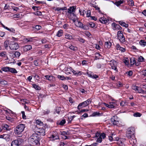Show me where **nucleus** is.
Returning <instances> with one entry per match:
<instances>
[{"label":"nucleus","instance_id":"34","mask_svg":"<svg viewBox=\"0 0 146 146\" xmlns=\"http://www.w3.org/2000/svg\"><path fill=\"white\" fill-rule=\"evenodd\" d=\"M77 39L80 42L82 43H84L85 41V40L84 39L80 37H78L77 38Z\"/></svg>","mask_w":146,"mask_h":146},{"label":"nucleus","instance_id":"25","mask_svg":"<svg viewBox=\"0 0 146 146\" xmlns=\"http://www.w3.org/2000/svg\"><path fill=\"white\" fill-rule=\"evenodd\" d=\"M137 92L139 93L146 94V91H145L144 90L139 88L137 90Z\"/></svg>","mask_w":146,"mask_h":146},{"label":"nucleus","instance_id":"54","mask_svg":"<svg viewBox=\"0 0 146 146\" xmlns=\"http://www.w3.org/2000/svg\"><path fill=\"white\" fill-rule=\"evenodd\" d=\"M116 86L118 87H121L122 86V85L121 82H119L116 84Z\"/></svg>","mask_w":146,"mask_h":146},{"label":"nucleus","instance_id":"2","mask_svg":"<svg viewBox=\"0 0 146 146\" xmlns=\"http://www.w3.org/2000/svg\"><path fill=\"white\" fill-rule=\"evenodd\" d=\"M135 129L133 127L129 128L127 132L126 136L129 139L135 138Z\"/></svg>","mask_w":146,"mask_h":146},{"label":"nucleus","instance_id":"29","mask_svg":"<svg viewBox=\"0 0 146 146\" xmlns=\"http://www.w3.org/2000/svg\"><path fill=\"white\" fill-rule=\"evenodd\" d=\"M114 26L115 28L121 30L122 29V27L119 25L117 24L114 23Z\"/></svg>","mask_w":146,"mask_h":146},{"label":"nucleus","instance_id":"49","mask_svg":"<svg viewBox=\"0 0 146 146\" xmlns=\"http://www.w3.org/2000/svg\"><path fill=\"white\" fill-rule=\"evenodd\" d=\"M6 119L7 120L11 122H12L13 121V119L9 116H6Z\"/></svg>","mask_w":146,"mask_h":146},{"label":"nucleus","instance_id":"11","mask_svg":"<svg viewBox=\"0 0 146 146\" xmlns=\"http://www.w3.org/2000/svg\"><path fill=\"white\" fill-rule=\"evenodd\" d=\"M20 143H19L17 140L13 141L11 144V146H19Z\"/></svg>","mask_w":146,"mask_h":146},{"label":"nucleus","instance_id":"64","mask_svg":"<svg viewBox=\"0 0 146 146\" xmlns=\"http://www.w3.org/2000/svg\"><path fill=\"white\" fill-rule=\"evenodd\" d=\"M63 87L65 90H67L68 89V86L66 85H63Z\"/></svg>","mask_w":146,"mask_h":146},{"label":"nucleus","instance_id":"5","mask_svg":"<svg viewBox=\"0 0 146 146\" xmlns=\"http://www.w3.org/2000/svg\"><path fill=\"white\" fill-rule=\"evenodd\" d=\"M91 103V100L90 99H88L87 100L84 102L82 103H80L78 106V109H80L82 108L87 106Z\"/></svg>","mask_w":146,"mask_h":146},{"label":"nucleus","instance_id":"22","mask_svg":"<svg viewBox=\"0 0 146 146\" xmlns=\"http://www.w3.org/2000/svg\"><path fill=\"white\" fill-rule=\"evenodd\" d=\"M66 122V121L65 119H62L60 121H58L57 122L58 124L63 125Z\"/></svg>","mask_w":146,"mask_h":146},{"label":"nucleus","instance_id":"44","mask_svg":"<svg viewBox=\"0 0 146 146\" xmlns=\"http://www.w3.org/2000/svg\"><path fill=\"white\" fill-rule=\"evenodd\" d=\"M144 58L142 56H140V57L138 59V61L140 62H142L143 61Z\"/></svg>","mask_w":146,"mask_h":146},{"label":"nucleus","instance_id":"3","mask_svg":"<svg viewBox=\"0 0 146 146\" xmlns=\"http://www.w3.org/2000/svg\"><path fill=\"white\" fill-rule=\"evenodd\" d=\"M25 128V125L23 124H20L18 125L16 127L15 129V133L18 134H20L23 132Z\"/></svg>","mask_w":146,"mask_h":146},{"label":"nucleus","instance_id":"19","mask_svg":"<svg viewBox=\"0 0 146 146\" xmlns=\"http://www.w3.org/2000/svg\"><path fill=\"white\" fill-rule=\"evenodd\" d=\"M112 2L118 7L119 6L120 4L123 3V1L121 0L116 1L115 3H114L113 1H112Z\"/></svg>","mask_w":146,"mask_h":146},{"label":"nucleus","instance_id":"39","mask_svg":"<svg viewBox=\"0 0 146 146\" xmlns=\"http://www.w3.org/2000/svg\"><path fill=\"white\" fill-rule=\"evenodd\" d=\"M0 84L2 85H5L7 84V82L5 80H2L0 82Z\"/></svg>","mask_w":146,"mask_h":146},{"label":"nucleus","instance_id":"36","mask_svg":"<svg viewBox=\"0 0 146 146\" xmlns=\"http://www.w3.org/2000/svg\"><path fill=\"white\" fill-rule=\"evenodd\" d=\"M21 54L20 53L17 51H15L14 53V55L16 57H19L20 56Z\"/></svg>","mask_w":146,"mask_h":146},{"label":"nucleus","instance_id":"32","mask_svg":"<svg viewBox=\"0 0 146 146\" xmlns=\"http://www.w3.org/2000/svg\"><path fill=\"white\" fill-rule=\"evenodd\" d=\"M95 59L96 60L99 59V57L101 56V54L98 53H96L95 54Z\"/></svg>","mask_w":146,"mask_h":146},{"label":"nucleus","instance_id":"55","mask_svg":"<svg viewBox=\"0 0 146 146\" xmlns=\"http://www.w3.org/2000/svg\"><path fill=\"white\" fill-rule=\"evenodd\" d=\"M102 141V139L100 136L99 138H98L97 140H96V141L98 142L101 143Z\"/></svg>","mask_w":146,"mask_h":146},{"label":"nucleus","instance_id":"37","mask_svg":"<svg viewBox=\"0 0 146 146\" xmlns=\"http://www.w3.org/2000/svg\"><path fill=\"white\" fill-rule=\"evenodd\" d=\"M141 115V114L139 112L135 113L133 114V116L135 117H140Z\"/></svg>","mask_w":146,"mask_h":146},{"label":"nucleus","instance_id":"35","mask_svg":"<svg viewBox=\"0 0 146 146\" xmlns=\"http://www.w3.org/2000/svg\"><path fill=\"white\" fill-rule=\"evenodd\" d=\"M33 87L36 90H39L40 89V88L39 86L35 84H33Z\"/></svg>","mask_w":146,"mask_h":146},{"label":"nucleus","instance_id":"23","mask_svg":"<svg viewBox=\"0 0 146 146\" xmlns=\"http://www.w3.org/2000/svg\"><path fill=\"white\" fill-rule=\"evenodd\" d=\"M9 67H4L1 68V70L5 72H7L9 71Z\"/></svg>","mask_w":146,"mask_h":146},{"label":"nucleus","instance_id":"15","mask_svg":"<svg viewBox=\"0 0 146 146\" xmlns=\"http://www.w3.org/2000/svg\"><path fill=\"white\" fill-rule=\"evenodd\" d=\"M32 46L30 45H27L23 46V50L25 52L30 50Z\"/></svg>","mask_w":146,"mask_h":146},{"label":"nucleus","instance_id":"56","mask_svg":"<svg viewBox=\"0 0 146 146\" xmlns=\"http://www.w3.org/2000/svg\"><path fill=\"white\" fill-rule=\"evenodd\" d=\"M19 143H20V145L21 144L22 142H23V140L21 138H19L17 139Z\"/></svg>","mask_w":146,"mask_h":146},{"label":"nucleus","instance_id":"7","mask_svg":"<svg viewBox=\"0 0 146 146\" xmlns=\"http://www.w3.org/2000/svg\"><path fill=\"white\" fill-rule=\"evenodd\" d=\"M110 65L111 68L116 71H117V67L115 66L116 63L115 61L114 60H111L110 61Z\"/></svg>","mask_w":146,"mask_h":146},{"label":"nucleus","instance_id":"53","mask_svg":"<svg viewBox=\"0 0 146 146\" xmlns=\"http://www.w3.org/2000/svg\"><path fill=\"white\" fill-rule=\"evenodd\" d=\"M52 137L54 139V140L56 139L59 138V137L57 135H52Z\"/></svg>","mask_w":146,"mask_h":146},{"label":"nucleus","instance_id":"27","mask_svg":"<svg viewBox=\"0 0 146 146\" xmlns=\"http://www.w3.org/2000/svg\"><path fill=\"white\" fill-rule=\"evenodd\" d=\"M9 40H7L5 41L4 43V46L6 49H7V48L8 47V45L9 44Z\"/></svg>","mask_w":146,"mask_h":146},{"label":"nucleus","instance_id":"47","mask_svg":"<svg viewBox=\"0 0 146 146\" xmlns=\"http://www.w3.org/2000/svg\"><path fill=\"white\" fill-rule=\"evenodd\" d=\"M42 112L44 114H48L49 113L50 111L49 110L46 109L45 110H43L42 111Z\"/></svg>","mask_w":146,"mask_h":146},{"label":"nucleus","instance_id":"57","mask_svg":"<svg viewBox=\"0 0 146 146\" xmlns=\"http://www.w3.org/2000/svg\"><path fill=\"white\" fill-rule=\"evenodd\" d=\"M3 136H4L3 139H6V138H9V136L7 134H4Z\"/></svg>","mask_w":146,"mask_h":146},{"label":"nucleus","instance_id":"30","mask_svg":"<svg viewBox=\"0 0 146 146\" xmlns=\"http://www.w3.org/2000/svg\"><path fill=\"white\" fill-rule=\"evenodd\" d=\"M128 2L129 6H132L134 5V2L132 0H129Z\"/></svg>","mask_w":146,"mask_h":146},{"label":"nucleus","instance_id":"61","mask_svg":"<svg viewBox=\"0 0 146 146\" xmlns=\"http://www.w3.org/2000/svg\"><path fill=\"white\" fill-rule=\"evenodd\" d=\"M100 135V133H99L97 131L95 134V137H97Z\"/></svg>","mask_w":146,"mask_h":146},{"label":"nucleus","instance_id":"40","mask_svg":"<svg viewBox=\"0 0 146 146\" xmlns=\"http://www.w3.org/2000/svg\"><path fill=\"white\" fill-rule=\"evenodd\" d=\"M36 123L38 125H43V123L42 122H41L39 120H37L36 121Z\"/></svg>","mask_w":146,"mask_h":146},{"label":"nucleus","instance_id":"43","mask_svg":"<svg viewBox=\"0 0 146 146\" xmlns=\"http://www.w3.org/2000/svg\"><path fill=\"white\" fill-rule=\"evenodd\" d=\"M58 77L59 79L62 80H64L65 79V77L64 76L58 75Z\"/></svg>","mask_w":146,"mask_h":146},{"label":"nucleus","instance_id":"52","mask_svg":"<svg viewBox=\"0 0 146 146\" xmlns=\"http://www.w3.org/2000/svg\"><path fill=\"white\" fill-rule=\"evenodd\" d=\"M21 113L22 114V117L23 119H26V116L25 115V112L24 111H22Z\"/></svg>","mask_w":146,"mask_h":146},{"label":"nucleus","instance_id":"28","mask_svg":"<svg viewBox=\"0 0 146 146\" xmlns=\"http://www.w3.org/2000/svg\"><path fill=\"white\" fill-rule=\"evenodd\" d=\"M65 38L68 39H72V36L70 34H66L65 35Z\"/></svg>","mask_w":146,"mask_h":146},{"label":"nucleus","instance_id":"14","mask_svg":"<svg viewBox=\"0 0 146 146\" xmlns=\"http://www.w3.org/2000/svg\"><path fill=\"white\" fill-rule=\"evenodd\" d=\"M130 63L131 65H133L135 64V65L137 66L139 65V64H137V63H136V61L135 58L132 57L130 58Z\"/></svg>","mask_w":146,"mask_h":146},{"label":"nucleus","instance_id":"16","mask_svg":"<svg viewBox=\"0 0 146 146\" xmlns=\"http://www.w3.org/2000/svg\"><path fill=\"white\" fill-rule=\"evenodd\" d=\"M119 23L120 25L123 27H128V24H126L125 22L122 21H119Z\"/></svg>","mask_w":146,"mask_h":146},{"label":"nucleus","instance_id":"51","mask_svg":"<svg viewBox=\"0 0 146 146\" xmlns=\"http://www.w3.org/2000/svg\"><path fill=\"white\" fill-rule=\"evenodd\" d=\"M100 136L101 138L102 137L103 139H104L106 137V134L104 133H103L100 134Z\"/></svg>","mask_w":146,"mask_h":146},{"label":"nucleus","instance_id":"50","mask_svg":"<svg viewBox=\"0 0 146 146\" xmlns=\"http://www.w3.org/2000/svg\"><path fill=\"white\" fill-rule=\"evenodd\" d=\"M91 15V11L90 10L87 11V13H86L87 17H90Z\"/></svg>","mask_w":146,"mask_h":146},{"label":"nucleus","instance_id":"58","mask_svg":"<svg viewBox=\"0 0 146 146\" xmlns=\"http://www.w3.org/2000/svg\"><path fill=\"white\" fill-rule=\"evenodd\" d=\"M41 27L39 25H36L35 27V28L36 29H38V30H39L41 29Z\"/></svg>","mask_w":146,"mask_h":146},{"label":"nucleus","instance_id":"26","mask_svg":"<svg viewBox=\"0 0 146 146\" xmlns=\"http://www.w3.org/2000/svg\"><path fill=\"white\" fill-rule=\"evenodd\" d=\"M48 80L50 81L51 82H52L55 81V78L53 76H50Z\"/></svg>","mask_w":146,"mask_h":146},{"label":"nucleus","instance_id":"48","mask_svg":"<svg viewBox=\"0 0 146 146\" xmlns=\"http://www.w3.org/2000/svg\"><path fill=\"white\" fill-rule=\"evenodd\" d=\"M92 6L94 7L96 10H98L99 12H100V8L99 7L97 6L94 5L93 4H92Z\"/></svg>","mask_w":146,"mask_h":146},{"label":"nucleus","instance_id":"12","mask_svg":"<svg viewBox=\"0 0 146 146\" xmlns=\"http://www.w3.org/2000/svg\"><path fill=\"white\" fill-rule=\"evenodd\" d=\"M116 48L117 50H119L122 52H124L125 50V48L120 46L119 44H117Z\"/></svg>","mask_w":146,"mask_h":146},{"label":"nucleus","instance_id":"9","mask_svg":"<svg viewBox=\"0 0 146 146\" xmlns=\"http://www.w3.org/2000/svg\"><path fill=\"white\" fill-rule=\"evenodd\" d=\"M37 132L38 134V135L40 136V135L44 136L45 135V130L43 128H40Z\"/></svg>","mask_w":146,"mask_h":146},{"label":"nucleus","instance_id":"41","mask_svg":"<svg viewBox=\"0 0 146 146\" xmlns=\"http://www.w3.org/2000/svg\"><path fill=\"white\" fill-rule=\"evenodd\" d=\"M33 13L35 15H41L42 14L41 12L40 11H37L34 12Z\"/></svg>","mask_w":146,"mask_h":146},{"label":"nucleus","instance_id":"8","mask_svg":"<svg viewBox=\"0 0 146 146\" xmlns=\"http://www.w3.org/2000/svg\"><path fill=\"white\" fill-rule=\"evenodd\" d=\"M111 123L114 125H116L118 124V121L117 120V116H113L111 119Z\"/></svg>","mask_w":146,"mask_h":146},{"label":"nucleus","instance_id":"24","mask_svg":"<svg viewBox=\"0 0 146 146\" xmlns=\"http://www.w3.org/2000/svg\"><path fill=\"white\" fill-rule=\"evenodd\" d=\"M63 33L62 30H60L57 33L56 35L58 37H60L62 36Z\"/></svg>","mask_w":146,"mask_h":146},{"label":"nucleus","instance_id":"13","mask_svg":"<svg viewBox=\"0 0 146 146\" xmlns=\"http://www.w3.org/2000/svg\"><path fill=\"white\" fill-rule=\"evenodd\" d=\"M75 9L76 8L74 7V6L70 7L68 9V12L70 14L72 13V12L75 11Z\"/></svg>","mask_w":146,"mask_h":146},{"label":"nucleus","instance_id":"20","mask_svg":"<svg viewBox=\"0 0 146 146\" xmlns=\"http://www.w3.org/2000/svg\"><path fill=\"white\" fill-rule=\"evenodd\" d=\"M95 25L94 23L92 22H90L88 23L86 26L87 27V28L88 26H90L92 28H93L95 27Z\"/></svg>","mask_w":146,"mask_h":146},{"label":"nucleus","instance_id":"63","mask_svg":"<svg viewBox=\"0 0 146 146\" xmlns=\"http://www.w3.org/2000/svg\"><path fill=\"white\" fill-rule=\"evenodd\" d=\"M98 145V143H95L90 145H89V146H97Z\"/></svg>","mask_w":146,"mask_h":146},{"label":"nucleus","instance_id":"60","mask_svg":"<svg viewBox=\"0 0 146 146\" xmlns=\"http://www.w3.org/2000/svg\"><path fill=\"white\" fill-rule=\"evenodd\" d=\"M109 139L110 141H113V134L111 135L110 136H109Z\"/></svg>","mask_w":146,"mask_h":146},{"label":"nucleus","instance_id":"42","mask_svg":"<svg viewBox=\"0 0 146 146\" xmlns=\"http://www.w3.org/2000/svg\"><path fill=\"white\" fill-rule=\"evenodd\" d=\"M71 71H72V72L74 73V74L75 75H76L77 74H79L80 75L81 74L80 73V72H79L78 73L77 72H76V71H75L74 70H73V69H72Z\"/></svg>","mask_w":146,"mask_h":146},{"label":"nucleus","instance_id":"21","mask_svg":"<svg viewBox=\"0 0 146 146\" xmlns=\"http://www.w3.org/2000/svg\"><path fill=\"white\" fill-rule=\"evenodd\" d=\"M12 73H17V72L14 68H9V71Z\"/></svg>","mask_w":146,"mask_h":146},{"label":"nucleus","instance_id":"6","mask_svg":"<svg viewBox=\"0 0 146 146\" xmlns=\"http://www.w3.org/2000/svg\"><path fill=\"white\" fill-rule=\"evenodd\" d=\"M121 31H119L117 33V37L120 42L123 43L125 41V37Z\"/></svg>","mask_w":146,"mask_h":146},{"label":"nucleus","instance_id":"33","mask_svg":"<svg viewBox=\"0 0 146 146\" xmlns=\"http://www.w3.org/2000/svg\"><path fill=\"white\" fill-rule=\"evenodd\" d=\"M61 134L62 135H69L70 134V133L67 131V132L65 131H63L62 132H61Z\"/></svg>","mask_w":146,"mask_h":146},{"label":"nucleus","instance_id":"10","mask_svg":"<svg viewBox=\"0 0 146 146\" xmlns=\"http://www.w3.org/2000/svg\"><path fill=\"white\" fill-rule=\"evenodd\" d=\"M77 26L80 28H82L84 30H86L87 29V27L85 25H83V24L80 22H78Z\"/></svg>","mask_w":146,"mask_h":146},{"label":"nucleus","instance_id":"38","mask_svg":"<svg viewBox=\"0 0 146 146\" xmlns=\"http://www.w3.org/2000/svg\"><path fill=\"white\" fill-rule=\"evenodd\" d=\"M132 88L133 90L137 91L139 87L135 85H133Z\"/></svg>","mask_w":146,"mask_h":146},{"label":"nucleus","instance_id":"46","mask_svg":"<svg viewBox=\"0 0 146 146\" xmlns=\"http://www.w3.org/2000/svg\"><path fill=\"white\" fill-rule=\"evenodd\" d=\"M126 102L125 101H122L120 103V105L121 106H125Z\"/></svg>","mask_w":146,"mask_h":146},{"label":"nucleus","instance_id":"4","mask_svg":"<svg viewBox=\"0 0 146 146\" xmlns=\"http://www.w3.org/2000/svg\"><path fill=\"white\" fill-rule=\"evenodd\" d=\"M9 47L11 50H16L19 48V46L17 43L11 41L9 42Z\"/></svg>","mask_w":146,"mask_h":146},{"label":"nucleus","instance_id":"1","mask_svg":"<svg viewBox=\"0 0 146 146\" xmlns=\"http://www.w3.org/2000/svg\"><path fill=\"white\" fill-rule=\"evenodd\" d=\"M41 136L36 133L33 134L29 138V140L33 144L35 145L40 144V140Z\"/></svg>","mask_w":146,"mask_h":146},{"label":"nucleus","instance_id":"18","mask_svg":"<svg viewBox=\"0 0 146 146\" xmlns=\"http://www.w3.org/2000/svg\"><path fill=\"white\" fill-rule=\"evenodd\" d=\"M99 21L102 23H106L107 22L105 18L104 17H101Z\"/></svg>","mask_w":146,"mask_h":146},{"label":"nucleus","instance_id":"31","mask_svg":"<svg viewBox=\"0 0 146 146\" xmlns=\"http://www.w3.org/2000/svg\"><path fill=\"white\" fill-rule=\"evenodd\" d=\"M139 43L141 45H143L144 46L146 45V42L144 40H141L140 41Z\"/></svg>","mask_w":146,"mask_h":146},{"label":"nucleus","instance_id":"17","mask_svg":"<svg viewBox=\"0 0 146 146\" xmlns=\"http://www.w3.org/2000/svg\"><path fill=\"white\" fill-rule=\"evenodd\" d=\"M111 45V42H106L105 43V47L106 48H109Z\"/></svg>","mask_w":146,"mask_h":146},{"label":"nucleus","instance_id":"45","mask_svg":"<svg viewBox=\"0 0 146 146\" xmlns=\"http://www.w3.org/2000/svg\"><path fill=\"white\" fill-rule=\"evenodd\" d=\"M109 108H113L114 107V106L113 105V104L112 102H110V104L109 105Z\"/></svg>","mask_w":146,"mask_h":146},{"label":"nucleus","instance_id":"62","mask_svg":"<svg viewBox=\"0 0 146 146\" xmlns=\"http://www.w3.org/2000/svg\"><path fill=\"white\" fill-rule=\"evenodd\" d=\"M86 35L88 37H90L91 34L90 33L88 32H87L86 33Z\"/></svg>","mask_w":146,"mask_h":146},{"label":"nucleus","instance_id":"59","mask_svg":"<svg viewBox=\"0 0 146 146\" xmlns=\"http://www.w3.org/2000/svg\"><path fill=\"white\" fill-rule=\"evenodd\" d=\"M133 72L132 71H129L127 73V74L129 76H131L132 75Z\"/></svg>","mask_w":146,"mask_h":146}]
</instances>
